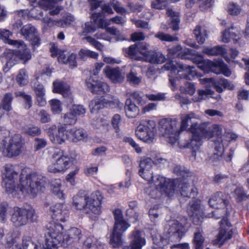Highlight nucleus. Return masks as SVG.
Masks as SVG:
<instances>
[{
  "instance_id": "6e6552de",
  "label": "nucleus",
  "mask_w": 249,
  "mask_h": 249,
  "mask_svg": "<svg viewBox=\"0 0 249 249\" xmlns=\"http://www.w3.org/2000/svg\"><path fill=\"white\" fill-rule=\"evenodd\" d=\"M156 124L153 120H145L141 122L136 127L135 134L140 140L147 143H151L156 133Z\"/></svg>"
},
{
  "instance_id": "4be33fe9",
  "label": "nucleus",
  "mask_w": 249,
  "mask_h": 249,
  "mask_svg": "<svg viewBox=\"0 0 249 249\" xmlns=\"http://www.w3.org/2000/svg\"><path fill=\"white\" fill-rule=\"evenodd\" d=\"M81 237L82 232L80 229L75 227L71 228L63 235L64 241H62L61 245L65 247L79 241Z\"/></svg>"
},
{
  "instance_id": "423d86ee",
  "label": "nucleus",
  "mask_w": 249,
  "mask_h": 249,
  "mask_svg": "<svg viewBox=\"0 0 249 249\" xmlns=\"http://www.w3.org/2000/svg\"><path fill=\"white\" fill-rule=\"evenodd\" d=\"M46 249H55L63 240L62 231L63 227L60 224L51 221L46 226Z\"/></svg>"
},
{
  "instance_id": "680f3d73",
  "label": "nucleus",
  "mask_w": 249,
  "mask_h": 249,
  "mask_svg": "<svg viewBox=\"0 0 249 249\" xmlns=\"http://www.w3.org/2000/svg\"><path fill=\"white\" fill-rule=\"evenodd\" d=\"M153 243L160 249H163L168 244V239L167 238H163L160 235H158L153 237Z\"/></svg>"
},
{
  "instance_id": "f704fd0d",
  "label": "nucleus",
  "mask_w": 249,
  "mask_h": 249,
  "mask_svg": "<svg viewBox=\"0 0 249 249\" xmlns=\"http://www.w3.org/2000/svg\"><path fill=\"white\" fill-rule=\"evenodd\" d=\"M21 249H46L45 244L42 245L39 242L34 243L30 237L24 236L22 238Z\"/></svg>"
},
{
  "instance_id": "bb28decb",
  "label": "nucleus",
  "mask_w": 249,
  "mask_h": 249,
  "mask_svg": "<svg viewBox=\"0 0 249 249\" xmlns=\"http://www.w3.org/2000/svg\"><path fill=\"white\" fill-rule=\"evenodd\" d=\"M87 136V132L81 128H73L67 129L66 134L67 140L74 142L84 140Z\"/></svg>"
},
{
  "instance_id": "8fccbe9b",
  "label": "nucleus",
  "mask_w": 249,
  "mask_h": 249,
  "mask_svg": "<svg viewBox=\"0 0 249 249\" xmlns=\"http://www.w3.org/2000/svg\"><path fill=\"white\" fill-rule=\"evenodd\" d=\"M122 234L119 233L113 230L112 231L110 235V243L113 248H118L122 245Z\"/></svg>"
},
{
  "instance_id": "79ce46f5",
  "label": "nucleus",
  "mask_w": 249,
  "mask_h": 249,
  "mask_svg": "<svg viewBox=\"0 0 249 249\" xmlns=\"http://www.w3.org/2000/svg\"><path fill=\"white\" fill-rule=\"evenodd\" d=\"M125 111L129 118H134L139 114V109L130 100H127L125 102Z\"/></svg>"
},
{
  "instance_id": "5701e85b",
  "label": "nucleus",
  "mask_w": 249,
  "mask_h": 249,
  "mask_svg": "<svg viewBox=\"0 0 249 249\" xmlns=\"http://www.w3.org/2000/svg\"><path fill=\"white\" fill-rule=\"evenodd\" d=\"M221 41L223 43H228L232 40L234 43H239L241 39V34L237 29L231 27L226 29L221 33Z\"/></svg>"
},
{
  "instance_id": "aec40b11",
  "label": "nucleus",
  "mask_w": 249,
  "mask_h": 249,
  "mask_svg": "<svg viewBox=\"0 0 249 249\" xmlns=\"http://www.w3.org/2000/svg\"><path fill=\"white\" fill-rule=\"evenodd\" d=\"M53 221L65 222L69 217V211L65 205L58 203L50 207Z\"/></svg>"
},
{
  "instance_id": "7ed1b4c3",
  "label": "nucleus",
  "mask_w": 249,
  "mask_h": 249,
  "mask_svg": "<svg viewBox=\"0 0 249 249\" xmlns=\"http://www.w3.org/2000/svg\"><path fill=\"white\" fill-rule=\"evenodd\" d=\"M199 118L198 115L191 112L181 115L180 124L176 119H162L159 122V129L160 134L166 139L167 142L174 144L178 141L179 133L186 130L190 124L191 126L195 123L194 120Z\"/></svg>"
},
{
  "instance_id": "6ab92c4d",
  "label": "nucleus",
  "mask_w": 249,
  "mask_h": 249,
  "mask_svg": "<svg viewBox=\"0 0 249 249\" xmlns=\"http://www.w3.org/2000/svg\"><path fill=\"white\" fill-rule=\"evenodd\" d=\"M130 239V245L122 249H142L146 244L144 233L138 230H135L131 232Z\"/></svg>"
},
{
  "instance_id": "69168bd1",
  "label": "nucleus",
  "mask_w": 249,
  "mask_h": 249,
  "mask_svg": "<svg viewBox=\"0 0 249 249\" xmlns=\"http://www.w3.org/2000/svg\"><path fill=\"white\" fill-rule=\"evenodd\" d=\"M16 96L21 97L24 101V107L26 108H30L32 104V97L30 95L25 94L24 92L21 91H18L16 92Z\"/></svg>"
},
{
  "instance_id": "864d4df0",
  "label": "nucleus",
  "mask_w": 249,
  "mask_h": 249,
  "mask_svg": "<svg viewBox=\"0 0 249 249\" xmlns=\"http://www.w3.org/2000/svg\"><path fill=\"white\" fill-rule=\"evenodd\" d=\"M8 204L4 201H0V223H5L8 217Z\"/></svg>"
},
{
  "instance_id": "5fc2aeb1",
  "label": "nucleus",
  "mask_w": 249,
  "mask_h": 249,
  "mask_svg": "<svg viewBox=\"0 0 249 249\" xmlns=\"http://www.w3.org/2000/svg\"><path fill=\"white\" fill-rule=\"evenodd\" d=\"M16 80L20 86H24L28 83V76L25 69H21L17 75Z\"/></svg>"
},
{
  "instance_id": "4c0bfd02",
  "label": "nucleus",
  "mask_w": 249,
  "mask_h": 249,
  "mask_svg": "<svg viewBox=\"0 0 249 249\" xmlns=\"http://www.w3.org/2000/svg\"><path fill=\"white\" fill-rule=\"evenodd\" d=\"M101 17L100 13H93L91 15V18L93 21H89L85 23L83 27V33H91L94 32L96 30L95 24L97 20Z\"/></svg>"
},
{
  "instance_id": "72a5a7b5",
  "label": "nucleus",
  "mask_w": 249,
  "mask_h": 249,
  "mask_svg": "<svg viewBox=\"0 0 249 249\" xmlns=\"http://www.w3.org/2000/svg\"><path fill=\"white\" fill-rule=\"evenodd\" d=\"M168 52L169 53L173 55L177 54L178 57L181 59H192L191 51L188 49H185L182 50V48L180 45L169 49Z\"/></svg>"
},
{
  "instance_id": "39448f33",
  "label": "nucleus",
  "mask_w": 249,
  "mask_h": 249,
  "mask_svg": "<svg viewBox=\"0 0 249 249\" xmlns=\"http://www.w3.org/2000/svg\"><path fill=\"white\" fill-rule=\"evenodd\" d=\"M72 159L63 150L56 148L51 156V162L48 166L47 170L52 173H63L69 168Z\"/></svg>"
},
{
  "instance_id": "473e14b6",
  "label": "nucleus",
  "mask_w": 249,
  "mask_h": 249,
  "mask_svg": "<svg viewBox=\"0 0 249 249\" xmlns=\"http://www.w3.org/2000/svg\"><path fill=\"white\" fill-rule=\"evenodd\" d=\"M111 102L106 100L103 97H95L90 103L89 107L91 112H96L107 105H110Z\"/></svg>"
},
{
  "instance_id": "09e8293b",
  "label": "nucleus",
  "mask_w": 249,
  "mask_h": 249,
  "mask_svg": "<svg viewBox=\"0 0 249 249\" xmlns=\"http://www.w3.org/2000/svg\"><path fill=\"white\" fill-rule=\"evenodd\" d=\"M124 51L128 56L132 59L137 60H141L142 57L139 56V51L137 44H133L130 46L128 48L124 49Z\"/></svg>"
},
{
  "instance_id": "0eeeda50",
  "label": "nucleus",
  "mask_w": 249,
  "mask_h": 249,
  "mask_svg": "<svg viewBox=\"0 0 249 249\" xmlns=\"http://www.w3.org/2000/svg\"><path fill=\"white\" fill-rule=\"evenodd\" d=\"M37 215L33 207L28 208L15 207L11 214L10 220L16 227L26 225L30 221L32 222L37 221Z\"/></svg>"
},
{
  "instance_id": "ddd939ff",
  "label": "nucleus",
  "mask_w": 249,
  "mask_h": 249,
  "mask_svg": "<svg viewBox=\"0 0 249 249\" xmlns=\"http://www.w3.org/2000/svg\"><path fill=\"white\" fill-rule=\"evenodd\" d=\"M187 223V219L185 217L182 218L181 223L177 220L170 221L165 225V231L170 235L180 239L186 231L185 226Z\"/></svg>"
},
{
  "instance_id": "de8ad7c7",
  "label": "nucleus",
  "mask_w": 249,
  "mask_h": 249,
  "mask_svg": "<svg viewBox=\"0 0 249 249\" xmlns=\"http://www.w3.org/2000/svg\"><path fill=\"white\" fill-rule=\"evenodd\" d=\"M101 245L104 248V245L93 236L87 238L84 242V248L85 249H99V246Z\"/></svg>"
},
{
  "instance_id": "58836bf2",
  "label": "nucleus",
  "mask_w": 249,
  "mask_h": 249,
  "mask_svg": "<svg viewBox=\"0 0 249 249\" xmlns=\"http://www.w3.org/2000/svg\"><path fill=\"white\" fill-rule=\"evenodd\" d=\"M194 34L199 44H203L208 38V32L205 27L197 25L194 30Z\"/></svg>"
},
{
  "instance_id": "f03ea898",
  "label": "nucleus",
  "mask_w": 249,
  "mask_h": 249,
  "mask_svg": "<svg viewBox=\"0 0 249 249\" xmlns=\"http://www.w3.org/2000/svg\"><path fill=\"white\" fill-rule=\"evenodd\" d=\"M209 204L211 207L215 209L213 212V216L218 219L223 217L220 222V228L219 233L214 242L215 244L222 245L227 240L230 239L232 234L231 224L228 222L225 215L229 213L228 197L221 192L214 194L210 198Z\"/></svg>"
},
{
  "instance_id": "4468645a",
  "label": "nucleus",
  "mask_w": 249,
  "mask_h": 249,
  "mask_svg": "<svg viewBox=\"0 0 249 249\" xmlns=\"http://www.w3.org/2000/svg\"><path fill=\"white\" fill-rule=\"evenodd\" d=\"M231 141V137L229 136L228 132H226L223 135H222L221 133L218 135L217 139L214 140L213 152L210 156V160L213 161L220 160L224 152V145H227Z\"/></svg>"
},
{
  "instance_id": "bf43d9fd",
  "label": "nucleus",
  "mask_w": 249,
  "mask_h": 249,
  "mask_svg": "<svg viewBox=\"0 0 249 249\" xmlns=\"http://www.w3.org/2000/svg\"><path fill=\"white\" fill-rule=\"evenodd\" d=\"M173 172L178 176H179L178 178H180L183 180L188 179L187 178L189 177L190 174L188 171L185 170L184 168L179 165H177L174 167Z\"/></svg>"
},
{
  "instance_id": "f257e3e1",
  "label": "nucleus",
  "mask_w": 249,
  "mask_h": 249,
  "mask_svg": "<svg viewBox=\"0 0 249 249\" xmlns=\"http://www.w3.org/2000/svg\"><path fill=\"white\" fill-rule=\"evenodd\" d=\"M2 185L8 193L19 190L24 195L35 196L38 190L43 191L45 178L36 173L28 174L19 166L7 164L4 166Z\"/></svg>"
},
{
  "instance_id": "2f4dec72",
  "label": "nucleus",
  "mask_w": 249,
  "mask_h": 249,
  "mask_svg": "<svg viewBox=\"0 0 249 249\" xmlns=\"http://www.w3.org/2000/svg\"><path fill=\"white\" fill-rule=\"evenodd\" d=\"M53 91L61 93L64 97H68L71 94L70 87L67 84L60 81H55L53 83Z\"/></svg>"
},
{
  "instance_id": "f3484780",
  "label": "nucleus",
  "mask_w": 249,
  "mask_h": 249,
  "mask_svg": "<svg viewBox=\"0 0 249 249\" xmlns=\"http://www.w3.org/2000/svg\"><path fill=\"white\" fill-rule=\"evenodd\" d=\"M67 129L62 125H59L56 129L55 125H53L48 130V135L50 141L54 144H61L65 142L66 134Z\"/></svg>"
},
{
  "instance_id": "052dcab7",
  "label": "nucleus",
  "mask_w": 249,
  "mask_h": 249,
  "mask_svg": "<svg viewBox=\"0 0 249 249\" xmlns=\"http://www.w3.org/2000/svg\"><path fill=\"white\" fill-rule=\"evenodd\" d=\"M78 54L80 58L83 60H85L87 57L97 58L98 56L97 53L87 49H81Z\"/></svg>"
},
{
  "instance_id": "a18cd8bd",
  "label": "nucleus",
  "mask_w": 249,
  "mask_h": 249,
  "mask_svg": "<svg viewBox=\"0 0 249 249\" xmlns=\"http://www.w3.org/2000/svg\"><path fill=\"white\" fill-rule=\"evenodd\" d=\"M13 98V95L12 93L9 92L5 93L0 102V109L2 108L6 111L12 110V102Z\"/></svg>"
},
{
  "instance_id": "20e7f679",
  "label": "nucleus",
  "mask_w": 249,
  "mask_h": 249,
  "mask_svg": "<svg viewBox=\"0 0 249 249\" xmlns=\"http://www.w3.org/2000/svg\"><path fill=\"white\" fill-rule=\"evenodd\" d=\"M103 199L99 191L92 192L90 196L77 195L73 197L72 205L78 211L91 216L99 215L101 212V204Z\"/></svg>"
},
{
  "instance_id": "a211bd4d",
  "label": "nucleus",
  "mask_w": 249,
  "mask_h": 249,
  "mask_svg": "<svg viewBox=\"0 0 249 249\" xmlns=\"http://www.w3.org/2000/svg\"><path fill=\"white\" fill-rule=\"evenodd\" d=\"M51 55L53 57H57L59 61H61L64 63L68 64L71 68H75L77 66L76 61V55L74 53H71L66 58L64 55V52L58 49L57 47L54 44L52 45L50 48Z\"/></svg>"
},
{
  "instance_id": "0e129e2a",
  "label": "nucleus",
  "mask_w": 249,
  "mask_h": 249,
  "mask_svg": "<svg viewBox=\"0 0 249 249\" xmlns=\"http://www.w3.org/2000/svg\"><path fill=\"white\" fill-rule=\"evenodd\" d=\"M63 122L66 125H72L77 121V118L71 111L63 116Z\"/></svg>"
},
{
  "instance_id": "6e6d98bb",
  "label": "nucleus",
  "mask_w": 249,
  "mask_h": 249,
  "mask_svg": "<svg viewBox=\"0 0 249 249\" xmlns=\"http://www.w3.org/2000/svg\"><path fill=\"white\" fill-rule=\"evenodd\" d=\"M129 227L130 225L125 220L115 222L113 230L122 234Z\"/></svg>"
},
{
  "instance_id": "412c9836",
  "label": "nucleus",
  "mask_w": 249,
  "mask_h": 249,
  "mask_svg": "<svg viewBox=\"0 0 249 249\" xmlns=\"http://www.w3.org/2000/svg\"><path fill=\"white\" fill-rule=\"evenodd\" d=\"M86 85L89 90L93 93L102 94L109 91L107 85L102 81L95 80L91 76L86 81Z\"/></svg>"
},
{
  "instance_id": "774afa93",
  "label": "nucleus",
  "mask_w": 249,
  "mask_h": 249,
  "mask_svg": "<svg viewBox=\"0 0 249 249\" xmlns=\"http://www.w3.org/2000/svg\"><path fill=\"white\" fill-rule=\"evenodd\" d=\"M51 110L54 114H58L62 110L61 105L59 100L53 99L50 101Z\"/></svg>"
},
{
  "instance_id": "1a4fd4ad",
  "label": "nucleus",
  "mask_w": 249,
  "mask_h": 249,
  "mask_svg": "<svg viewBox=\"0 0 249 249\" xmlns=\"http://www.w3.org/2000/svg\"><path fill=\"white\" fill-rule=\"evenodd\" d=\"M191 127L197 132L201 139L202 138L210 139L214 137H215V139H217L218 135L221 133L222 131L221 126L216 124H211L204 123L198 124L197 123H194Z\"/></svg>"
},
{
  "instance_id": "e2e57ef3",
  "label": "nucleus",
  "mask_w": 249,
  "mask_h": 249,
  "mask_svg": "<svg viewBox=\"0 0 249 249\" xmlns=\"http://www.w3.org/2000/svg\"><path fill=\"white\" fill-rule=\"evenodd\" d=\"M137 46L139 53L141 54L143 56L146 61L147 57L148 56L152 50H148L149 45L145 43L137 44Z\"/></svg>"
},
{
  "instance_id": "c85d7f7f",
  "label": "nucleus",
  "mask_w": 249,
  "mask_h": 249,
  "mask_svg": "<svg viewBox=\"0 0 249 249\" xmlns=\"http://www.w3.org/2000/svg\"><path fill=\"white\" fill-rule=\"evenodd\" d=\"M209 65L210 70L216 74L222 73L226 76H229L231 74V72L227 67V65L222 61H211L209 62Z\"/></svg>"
},
{
  "instance_id": "cd10ccee",
  "label": "nucleus",
  "mask_w": 249,
  "mask_h": 249,
  "mask_svg": "<svg viewBox=\"0 0 249 249\" xmlns=\"http://www.w3.org/2000/svg\"><path fill=\"white\" fill-rule=\"evenodd\" d=\"M103 72L114 83H120L124 80V76L122 74L119 69L106 67Z\"/></svg>"
},
{
  "instance_id": "7c9ffc66",
  "label": "nucleus",
  "mask_w": 249,
  "mask_h": 249,
  "mask_svg": "<svg viewBox=\"0 0 249 249\" xmlns=\"http://www.w3.org/2000/svg\"><path fill=\"white\" fill-rule=\"evenodd\" d=\"M190 131L192 133V137L190 142L186 144L182 145L184 148H191L194 151H196L198 149L199 147L202 145V139L199 137L196 131H195L190 127Z\"/></svg>"
},
{
  "instance_id": "13d9d810",
  "label": "nucleus",
  "mask_w": 249,
  "mask_h": 249,
  "mask_svg": "<svg viewBox=\"0 0 249 249\" xmlns=\"http://www.w3.org/2000/svg\"><path fill=\"white\" fill-rule=\"evenodd\" d=\"M19 49L23 50V51H18V59L22 61L25 64L27 61L31 58V54L30 51L26 48V45L24 48H18Z\"/></svg>"
},
{
  "instance_id": "603ef678",
  "label": "nucleus",
  "mask_w": 249,
  "mask_h": 249,
  "mask_svg": "<svg viewBox=\"0 0 249 249\" xmlns=\"http://www.w3.org/2000/svg\"><path fill=\"white\" fill-rule=\"evenodd\" d=\"M204 241V238L199 230L194 233L193 244L195 249H203Z\"/></svg>"
},
{
  "instance_id": "4d7b16f0",
  "label": "nucleus",
  "mask_w": 249,
  "mask_h": 249,
  "mask_svg": "<svg viewBox=\"0 0 249 249\" xmlns=\"http://www.w3.org/2000/svg\"><path fill=\"white\" fill-rule=\"evenodd\" d=\"M155 37L159 39L161 41L174 42L178 41L177 37L165 34L162 32H158L155 35Z\"/></svg>"
},
{
  "instance_id": "dca6fc26",
  "label": "nucleus",
  "mask_w": 249,
  "mask_h": 249,
  "mask_svg": "<svg viewBox=\"0 0 249 249\" xmlns=\"http://www.w3.org/2000/svg\"><path fill=\"white\" fill-rule=\"evenodd\" d=\"M20 34L26 40L31 42L34 49L40 45V40L37 31L31 24H27L23 26L20 30Z\"/></svg>"
},
{
  "instance_id": "2eb2a0df",
  "label": "nucleus",
  "mask_w": 249,
  "mask_h": 249,
  "mask_svg": "<svg viewBox=\"0 0 249 249\" xmlns=\"http://www.w3.org/2000/svg\"><path fill=\"white\" fill-rule=\"evenodd\" d=\"M187 212L190 216L192 218L194 224L198 225L202 223L203 214L199 200L193 199L190 201L187 207Z\"/></svg>"
},
{
  "instance_id": "a19ab883",
  "label": "nucleus",
  "mask_w": 249,
  "mask_h": 249,
  "mask_svg": "<svg viewBox=\"0 0 249 249\" xmlns=\"http://www.w3.org/2000/svg\"><path fill=\"white\" fill-rule=\"evenodd\" d=\"M202 52L208 56H217L224 54L226 51L225 48L218 45L213 47H204Z\"/></svg>"
},
{
  "instance_id": "9d476101",
  "label": "nucleus",
  "mask_w": 249,
  "mask_h": 249,
  "mask_svg": "<svg viewBox=\"0 0 249 249\" xmlns=\"http://www.w3.org/2000/svg\"><path fill=\"white\" fill-rule=\"evenodd\" d=\"M3 154L9 158L18 156L22 151L23 143L19 135H15L3 141Z\"/></svg>"
},
{
  "instance_id": "b1692460",
  "label": "nucleus",
  "mask_w": 249,
  "mask_h": 249,
  "mask_svg": "<svg viewBox=\"0 0 249 249\" xmlns=\"http://www.w3.org/2000/svg\"><path fill=\"white\" fill-rule=\"evenodd\" d=\"M152 164L153 160L150 158L144 159L140 162L139 173L146 180L149 181L152 178Z\"/></svg>"
},
{
  "instance_id": "c756f323",
  "label": "nucleus",
  "mask_w": 249,
  "mask_h": 249,
  "mask_svg": "<svg viewBox=\"0 0 249 249\" xmlns=\"http://www.w3.org/2000/svg\"><path fill=\"white\" fill-rule=\"evenodd\" d=\"M12 35V33L8 30L0 29V38L5 43L16 48H24L25 44L22 40H12L9 39V37Z\"/></svg>"
},
{
  "instance_id": "393cba45",
  "label": "nucleus",
  "mask_w": 249,
  "mask_h": 249,
  "mask_svg": "<svg viewBox=\"0 0 249 249\" xmlns=\"http://www.w3.org/2000/svg\"><path fill=\"white\" fill-rule=\"evenodd\" d=\"M5 247L8 249H21L19 244L20 233L18 231L12 230L10 231L5 237Z\"/></svg>"
},
{
  "instance_id": "f8f14e48",
  "label": "nucleus",
  "mask_w": 249,
  "mask_h": 249,
  "mask_svg": "<svg viewBox=\"0 0 249 249\" xmlns=\"http://www.w3.org/2000/svg\"><path fill=\"white\" fill-rule=\"evenodd\" d=\"M149 181H151L157 190L167 196L170 197L174 195L175 191L174 179H166L161 176H156L155 178L152 176Z\"/></svg>"
},
{
  "instance_id": "37998d69",
  "label": "nucleus",
  "mask_w": 249,
  "mask_h": 249,
  "mask_svg": "<svg viewBox=\"0 0 249 249\" xmlns=\"http://www.w3.org/2000/svg\"><path fill=\"white\" fill-rule=\"evenodd\" d=\"M95 37L91 36H87L83 38L91 45L93 46L97 50L102 51L104 48V46L100 42L98 41L95 38L97 39H101V31H98L94 36Z\"/></svg>"
},
{
  "instance_id": "e433bc0d",
  "label": "nucleus",
  "mask_w": 249,
  "mask_h": 249,
  "mask_svg": "<svg viewBox=\"0 0 249 249\" xmlns=\"http://www.w3.org/2000/svg\"><path fill=\"white\" fill-rule=\"evenodd\" d=\"M62 181L60 179H54L51 182V189L52 192L59 198H63L65 194L62 186Z\"/></svg>"
},
{
  "instance_id": "338daca9",
  "label": "nucleus",
  "mask_w": 249,
  "mask_h": 249,
  "mask_svg": "<svg viewBox=\"0 0 249 249\" xmlns=\"http://www.w3.org/2000/svg\"><path fill=\"white\" fill-rule=\"evenodd\" d=\"M24 133L32 136L39 135L41 134V130L40 127L36 126H29L24 128Z\"/></svg>"
},
{
  "instance_id": "9b49d317",
  "label": "nucleus",
  "mask_w": 249,
  "mask_h": 249,
  "mask_svg": "<svg viewBox=\"0 0 249 249\" xmlns=\"http://www.w3.org/2000/svg\"><path fill=\"white\" fill-rule=\"evenodd\" d=\"M163 67L166 70L171 71V73L177 71L178 75L180 78L190 80L196 74L194 67L183 65L178 63L174 64L173 61H168Z\"/></svg>"
},
{
  "instance_id": "a878e982",
  "label": "nucleus",
  "mask_w": 249,
  "mask_h": 249,
  "mask_svg": "<svg viewBox=\"0 0 249 249\" xmlns=\"http://www.w3.org/2000/svg\"><path fill=\"white\" fill-rule=\"evenodd\" d=\"M174 187L175 190L178 188L181 196L184 197H191L192 193L194 191V189L190 188L188 179L184 180L180 178L175 179Z\"/></svg>"
},
{
  "instance_id": "3c124183",
  "label": "nucleus",
  "mask_w": 249,
  "mask_h": 249,
  "mask_svg": "<svg viewBox=\"0 0 249 249\" xmlns=\"http://www.w3.org/2000/svg\"><path fill=\"white\" fill-rule=\"evenodd\" d=\"M213 91L209 89L205 90L199 89L197 91V95L195 96L192 98V101L194 102H200L205 100L208 95H212Z\"/></svg>"
},
{
  "instance_id": "49530a36",
  "label": "nucleus",
  "mask_w": 249,
  "mask_h": 249,
  "mask_svg": "<svg viewBox=\"0 0 249 249\" xmlns=\"http://www.w3.org/2000/svg\"><path fill=\"white\" fill-rule=\"evenodd\" d=\"M214 88L217 91L220 93L223 91V88L232 89L234 88L233 84L229 82L226 79H220L213 82Z\"/></svg>"
},
{
  "instance_id": "c03bdc74",
  "label": "nucleus",
  "mask_w": 249,
  "mask_h": 249,
  "mask_svg": "<svg viewBox=\"0 0 249 249\" xmlns=\"http://www.w3.org/2000/svg\"><path fill=\"white\" fill-rule=\"evenodd\" d=\"M165 61V58L160 52L153 51H151L146 60L151 64H162Z\"/></svg>"
},
{
  "instance_id": "ea45409f",
  "label": "nucleus",
  "mask_w": 249,
  "mask_h": 249,
  "mask_svg": "<svg viewBox=\"0 0 249 249\" xmlns=\"http://www.w3.org/2000/svg\"><path fill=\"white\" fill-rule=\"evenodd\" d=\"M166 14L171 18L170 21L171 28L174 31H178L179 29V13L174 11L173 9L168 8L166 10Z\"/></svg>"
},
{
  "instance_id": "c9c22d12",
  "label": "nucleus",
  "mask_w": 249,
  "mask_h": 249,
  "mask_svg": "<svg viewBox=\"0 0 249 249\" xmlns=\"http://www.w3.org/2000/svg\"><path fill=\"white\" fill-rule=\"evenodd\" d=\"M6 63L3 67V70L7 71L9 69L12 67L18 60V51H11L7 52L5 54Z\"/></svg>"
}]
</instances>
